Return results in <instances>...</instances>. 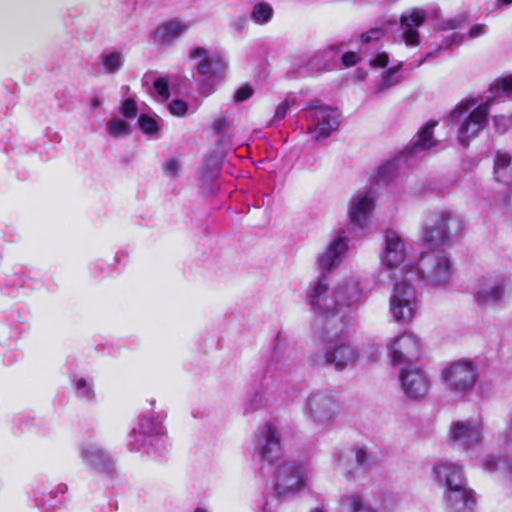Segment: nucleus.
Returning <instances> with one entry per match:
<instances>
[{
    "label": "nucleus",
    "instance_id": "nucleus-1",
    "mask_svg": "<svg viewBox=\"0 0 512 512\" xmlns=\"http://www.w3.org/2000/svg\"><path fill=\"white\" fill-rule=\"evenodd\" d=\"M410 249L396 232H386L382 264L391 270L401 266V272L406 280L395 284L389 301L390 313L399 323H409L414 318L417 307L416 290L407 283L412 280L411 274L403 270L405 265H409L412 269L415 267L411 263Z\"/></svg>",
    "mask_w": 512,
    "mask_h": 512
},
{
    "label": "nucleus",
    "instance_id": "nucleus-2",
    "mask_svg": "<svg viewBox=\"0 0 512 512\" xmlns=\"http://www.w3.org/2000/svg\"><path fill=\"white\" fill-rule=\"evenodd\" d=\"M512 93V76L505 77L490 86V94L481 103L476 98L459 102L450 112L448 120L457 140L464 148L486 127L489 110L494 100Z\"/></svg>",
    "mask_w": 512,
    "mask_h": 512
},
{
    "label": "nucleus",
    "instance_id": "nucleus-3",
    "mask_svg": "<svg viewBox=\"0 0 512 512\" xmlns=\"http://www.w3.org/2000/svg\"><path fill=\"white\" fill-rule=\"evenodd\" d=\"M262 472L272 474L274 494L270 498L260 499L261 512H272L275 503L292 499L307 488V469L284 457L273 464L270 470Z\"/></svg>",
    "mask_w": 512,
    "mask_h": 512
},
{
    "label": "nucleus",
    "instance_id": "nucleus-4",
    "mask_svg": "<svg viewBox=\"0 0 512 512\" xmlns=\"http://www.w3.org/2000/svg\"><path fill=\"white\" fill-rule=\"evenodd\" d=\"M433 473L439 485L444 488V500L449 512H474L475 495L467 487L461 465L440 460L434 464Z\"/></svg>",
    "mask_w": 512,
    "mask_h": 512
},
{
    "label": "nucleus",
    "instance_id": "nucleus-5",
    "mask_svg": "<svg viewBox=\"0 0 512 512\" xmlns=\"http://www.w3.org/2000/svg\"><path fill=\"white\" fill-rule=\"evenodd\" d=\"M337 324L330 327V321L325 326H321L320 338L325 343L322 354L311 356L313 364L332 365L337 371L353 365L359 357V353L354 345L347 339L344 333L343 323L337 318Z\"/></svg>",
    "mask_w": 512,
    "mask_h": 512
},
{
    "label": "nucleus",
    "instance_id": "nucleus-6",
    "mask_svg": "<svg viewBox=\"0 0 512 512\" xmlns=\"http://www.w3.org/2000/svg\"><path fill=\"white\" fill-rule=\"evenodd\" d=\"M421 230L424 242L432 248L447 246L462 236L465 221L460 213L443 209L429 213Z\"/></svg>",
    "mask_w": 512,
    "mask_h": 512
},
{
    "label": "nucleus",
    "instance_id": "nucleus-7",
    "mask_svg": "<svg viewBox=\"0 0 512 512\" xmlns=\"http://www.w3.org/2000/svg\"><path fill=\"white\" fill-rule=\"evenodd\" d=\"M403 270L411 274L412 280L418 279L434 288L449 289L453 285L454 268L443 252L423 253L414 269L405 265Z\"/></svg>",
    "mask_w": 512,
    "mask_h": 512
},
{
    "label": "nucleus",
    "instance_id": "nucleus-8",
    "mask_svg": "<svg viewBox=\"0 0 512 512\" xmlns=\"http://www.w3.org/2000/svg\"><path fill=\"white\" fill-rule=\"evenodd\" d=\"M296 368L290 357L286 339L278 333L259 364V373L265 385L288 381Z\"/></svg>",
    "mask_w": 512,
    "mask_h": 512
},
{
    "label": "nucleus",
    "instance_id": "nucleus-9",
    "mask_svg": "<svg viewBox=\"0 0 512 512\" xmlns=\"http://www.w3.org/2000/svg\"><path fill=\"white\" fill-rule=\"evenodd\" d=\"M340 412L341 402L331 390H314L303 398L302 413L317 427L325 429L333 426Z\"/></svg>",
    "mask_w": 512,
    "mask_h": 512
},
{
    "label": "nucleus",
    "instance_id": "nucleus-10",
    "mask_svg": "<svg viewBox=\"0 0 512 512\" xmlns=\"http://www.w3.org/2000/svg\"><path fill=\"white\" fill-rule=\"evenodd\" d=\"M480 376L477 364L471 359H460L448 363L441 371L446 389L457 397L470 394Z\"/></svg>",
    "mask_w": 512,
    "mask_h": 512
},
{
    "label": "nucleus",
    "instance_id": "nucleus-11",
    "mask_svg": "<svg viewBox=\"0 0 512 512\" xmlns=\"http://www.w3.org/2000/svg\"><path fill=\"white\" fill-rule=\"evenodd\" d=\"M252 455L260 464L261 471L270 470L282 456L281 438L271 423L259 426L252 439Z\"/></svg>",
    "mask_w": 512,
    "mask_h": 512
},
{
    "label": "nucleus",
    "instance_id": "nucleus-12",
    "mask_svg": "<svg viewBox=\"0 0 512 512\" xmlns=\"http://www.w3.org/2000/svg\"><path fill=\"white\" fill-rule=\"evenodd\" d=\"M133 448L151 457H161L168 452L165 429L161 422L143 417L132 431Z\"/></svg>",
    "mask_w": 512,
    "mask_h": 512
},
{
    "label": "nucleus",
    "instance_id": "nucleus-13",
    "mask_svg": "<svg viewBox=\"0 0 512 512\" xmlns=\"http://www.w3.org/2000/svg\"><path fill=\"white\" fill-rule=\"evenodd\" d=\"M509 280L500 272L485 273L472 287L474 301L481 306H497L507 297Z\"/></svg>",
    "mask_w": 512,
    "mask_h": 512
},
{
    "label": "nucleus",
    "instance_id": "nucleus-14",
    "mask_svg": "<svg viewBox=\"0 0 512 512\" xmlns=\"http://www.w3.org/2000/svg\"><path fill=\"white\" fill-rule=\"evenodd\" d=\"M498 444L505 458L487 454L482 459V467L489 473H498L504 481L512 485V412L508 414L505 428L498 436Z\"/></svg>",
    "mask_w": 512,
    "mask_h": 512
},
{
    "label": "nucleus",
    "instance_id": "nucleus-15",
    "mask_svg": "<svg viewBox=\"0 0 512 512\" xmlns=\"http://www.w3.org/2000/svg\"><path fill=\"white\" fill-rule=\"evenodd\" d=\"M308 302L315 313L324 317L322 326H325L328 321H330V327L336 325L337 318L343 323V316H338L336 313L334 289L329 288L326 274H321L311 286Z\"/></svg>",
    "mask_w": 512,
    "mask_h": 512
},
{
    "label": "nucleus",
    "instance_id": "nucleus-16",
    "mask_svg": "<svg viewBox=\"0 0 512 512\" xmlns=\"http://www.w3.org/2000/svg\"><path fill=\"white\" fill-rule=\"evenodd\" d=\"M306 118L309 121L308 132L317 140L329 137L340 124L338 111L323 104L311 105Z\"/></svg>",
    "mask_w": 512,
    "mask_h": 512
},
{
    "label": "nucleus",
    "instance_id": "nucleus-17",
    "mask_svg": "<svg viewBox=\"0 0 512 512\" xmlns=\"http://www.w3.org/2000/svg\"><path fill=\"white\" fill-rule=\"evenodd\" d=\"M450 435L452 442L465 450L478 446L483 440V423L481 418L471 417L452 422Z\"/></svg>",
    "mask_w": 512,
    "mask_h": 512
},
{
    "label": "nucleus",
    "instance_id": "nucleus-18",
    "mask_svg": "<svg viewBox=\"0 0 512 512\" xmlns=\"http://www.w3.org/2000/svg\"><path fill=\"white\" fill-rule=\"evenodd\" d=\"M189 59L195 61L197 72L207 79H218L226 69L225 60L217 53H209L204 47L195 46L189 50Z\"/></svg>",
    "mask_w": 512,
    "mask_h": 512
},
{
    "label": "nucleus",
    "instance_id": "nucleus-19",
    "mask_svg": "<svg viewBox=\"0 0 512 512\" xmlns=\"http://www.w3.org/2000/svg\"><path fill=\"white\" fill-rule=\"evenodd\" d=\"M421 345L419 338L405 332L396 337L389 346V355L395 365L411 363L420 357Z\"/></svg>",
    "mask_w": 512,
    "mask_h": 512
},
{
    "label": "nucleus",
    "instance_id": "nucleus-20",
    "mask_svg": "<svg viewBox=\"0 0 512 512\" xmlns=\"http://www.w3.org/2000/svg\"><path fill=\"white\" fill-rule=\"evenodd\" d=\"M336 313L345 318V310H355L363 301V291L356 278H350L334 288ZM343 325L345 321L343 320Z\"/></svg>",
    "mask_w": 512,
    "mask_h": 512
},
{
    "label": "nucleus",
    "instance_id": "nucleus-21",
    "mask_svg": "<svg viewBox=\"0 0 512 512\" xmlns=\"http://www.w3.org/2000/svg\"><path fill=\"white\" fill-rule=\"evenodd\" d=\"M79 455L87 466L99 472L110 474L115 468L112 456L96 441H84L79 447Z\"/></svg>",
    "mask_w": 512,
    "mask_h": 512
},
{
    "label": "nucleus",
    "instance_id": "nucleus-22",
    "mask_svg": "<svg viewBox=\"0 0 512 512\" xmlns=\"http://www.w3.org/2000/svg\"><path fill=\"white\" fill-rule=\"evenodd\" d=\"M399 378L403 392L410 399H420L429 391L430 380L421 368H402Z\"/></svg>",
    "mask_w": 512,
    "mask_h": 512
},
{
    "label": "nucleus",
    "instance_id": "nucleus-23",
    "mask_svg": "<svg viewBox=\"0 0 512 512\" xmlns=\"http://www.w3.org/2000/svg\"><path fill=\"white\" fill-rule=\"evenodd\" d=\"M375 195L372 190H363L355 193L349 205V219L351 225L363 230L369 216L374 209Z\"/></svg>",
    "mask_w": 512,
    "mask_h": 512
},
{
    "label": "nucleus",
    "instance_id": "nucleus-24",
    "mask_svg": "<svg viewBox=\"0 0 512 512\" xmlns=\"http://www.w3.org/2000/svg\"><path fill=\"white\" fill-rule=\"evenodd\" d=\"M427 18L426 12L421 8H413L400 16V35L406 46L417 47L420 44L418 28Z\"/></svg>",
    "mask_w": 512,
    "mask_h": 512
},
{
    "label": "nucleus",
    "instance_id": "nucleus-25",
    "mask_svg": "<svg viewBox=\"0 0 512 512\" xmlns=\"http://www.w3.org/2000/svg\"><path fill=\"white\" fill-rule=\"evenodd\" d=\"M190 27L191 24L189 22L178 18L163 22L154 30L153 40L157 45L168 48L185 34Z\"/></svg>",
    "mask_w": 512,
    "mask_h": 512
},
{
    "label": "nucleus",
    "instance_id": "nucleus-26",
    "mask_svg": "<svg viewBox=\"0 0 512 512\" xmlns=\"http://www.w3.org/2000/svg\"><path fill=\"white\" fill-rule=\"evenodd\" d=\"M436 125V121H430L418 131L416 138L412 141V144L407 146L402 152V157L406 161H409V159L413 157H417L420 153L430 150L436 145V141L433 138V130Z\"/></svg>",
    "mask_w": 512,
    "mask_h": 512
},
{
    "label": "nucleus",
    "instance_id": "nucleus-27",
    "mask_svg": "<svg viewBox=\"0 0 512 512\" xmlns=\"http://www.w3.org/2000/svg\"><path fill=\"white\" fill-rule=\"evenodd\" d=\"M343 234L344 232L336 237L318 257L317 263L323 270L329 271L341 263L347 250V237Z\"/></svg>",
    "mask_w": 512,
    "mask_h": 512
},
{
    "label": "nucleus",
    "instance_id": "nucleus-28",
    "mask_svg": "<svg viewBox=\"0 0 512 512\" xmlns=\"http://www.w3.org/2000/svg\"><path fill=\"white\" fill-rule=\"evenodd\" d=\"M354 456L357 465L365 469L369 466V455L363 448H355L352 451H349L348 453L343 451H337L333 454V466L334 468L340 472L341 474L345 475L347 478H349V475L352 473L349 469L348 462L349 460Z\"/></svg>",
    "mask_w": 512,
    "mask_h": 512
},
{
    "label": "nucleus",
    "instance_id": "nucleus-29",
    "mask_svg": "<svg viewBox=\"0 0 512 512\" xmlns=\"http://www.w3.org/2000/svg\"><path fill=\"white\" fill-rule=\"evenodd\" d=\"M343 42L331 44L323 50L317 51L308 61V67L312 70H321L328 66L334 60L337 54L344 48Z\"/></svg>",
    "mask_w": 512,
    "mask_h": 512
},
{
    "label": "nucleus",
    "instance_id": "nucleus-30",
    "mask_svg": "<svg viewBox=\"0 0 512 512\" xmlns=\"http://www.w3.org/2000/svg\"><path fill=\"white\" fill-rule=\"evenodd\" d=\"M100 69L104 74L113 75L118 73L125 62V56L122 51H109L100 55Z\"/></svg>",
    "mask_w": 512,
    "mask_h": 512
},
{
    "label": "nucleus",
    "instance_id": "nucleus-31",
    "mask_svg": "<svg viewBox=\"0 0 512 512\" xmlns=\"http://www.w3.org/2000/svg\"><path fill=\"white\" fill-rule=\"evenodd\" d=\"M512 157L508 152L498 151L494 158V175L498 182L506 183L510 177Z\"/></svg>",
    "mask_w": 512,
    "mask_h": 512
},
{
    "label": "nucleus",
    "instance_id": "nucleus-32",
    "mask_svg": "<svg viewBox=\"0 0 512 512\" xmlns=\"http://www.w3.org/2000/svg\"><path fill=\"white\" fill-rule=\"evenodd\" d=\"M343 505L346 512H377L361 494L350 493L343 497Z\"/></svg>",
    "mask_w": 512,
    "mask_h": 512
},
{
    "label": "nucleus",
    "instance_id": "nucleus-33",
    "mask_svg": "<svg viewBox=\"0 0 512 512\" xmlns=\"http://www.w3.org/2000/svg\"><path fill=\"white\" fill-rule=\"evenodd\" d=\"M401 68L402 63L400 62L397 66L392 67L383 73L382 80L374 91L376 96L381 97L387 89L399 82L400 77L396 74Z\"/></svg>",
    "mask_w": 512,
    "mask_h": 512
},
{
    "label": "nucleus",
    "instance_id": "nucleus-34",
    "mask_svg": "<svg viewBox=\"0 0 512 512\" xmlns=\"http://www.w3.org/2000/svg\"><path fill=\"white\" fill-rule=\"evenodd\" d=\"M74 388L78 397L91 400L94 398V382L92 378L75 376L73 379Z\"/></svg>",
    "mask_w": 512,
    "mask_h": 512
},
{
    "label": "nucleus",
    "instance_id": "nucleus-35",
    "mask_svg": "<svg viewBox=\"0 0 512 512\" xmlns=\"http://www.w3.org/2000/svg\"><path fill=\"white\" fill-rule=\"evenodd\" d=\"M68 487L65 484L58 485L55 490L49 492V498L36 499L37 506L48 505L51 509H55L56 506L63 503V496L67 492Z\"/></svg>",
    "mask_w": 512,
    "mask_h": 512
},
{
    "label": "nucleus",
    "instance_id": "nucleus-36",
    "mask_svg": "<svg viewBox=\"0 0 512 512\" xmlns=\"http://www.w3.org/2000/svg\"><path fill=\"white\" fill-rule=\"evenodd\" d=\"M273 17V8L266 2L257 3L252 10L251 19L257 24H266Z\"/></svg>",
    "mask_w": 512,
    "mask_h": 512
},
{
    "label": "nucleus",
    "instance_id": "nucleus-37",
    "mask_svg": "<svg viewBox=\"0 0 512 512\" xmlns=\"http://www.w3.org/2000/svg\"><path fill=\"white\" fill-rule=\"evenodd\" d=\"M106 130L113 138H121L129 134V124L120 118L114 117L107 122Z\"/></svg>",
    "mask_w": 512,
    "mask_h": 512
},
{
    "label": "nucleus",
    "instance_id": "nucleus-38",
    "mask_svg": "<svg viewBox=\"0 0 512 512\" xmlns=\"http://www.w3.org/2000/svg\"><path fill=\"white\" fill-rule=\"evenodd\" d=\"M396 161H389L381 165L377 173V182L388 183L396 174Z\"/></svg>",
    "mask_w": 512,
    "mask_h": 512
},
{
    "label": "nucleus",
    "instance_id": "nucleus-39",
    "mask_svg": "<svg viewBox=\"0 0 512 512\" xmlns=\"http://www.w3.org/2000/svg\"><path fill=\"white\" fill-rule=\"evenodd\" d=\"M138 123L140 129L145 134L154 135L158 132L159 127L157 121L149 115L142 114L139 117Z\"/></svg>",
    "mask_w": 512,
    "mask_h": 512
},
{
    "label": "nucleus",
    "instance_id": "nucleus-40",
    "mask_svg": "<svg viewBox=\"0 0 512 512\" xmlns=\"http://www.w3.org/2000/svg\"><path fill=\"white\" fill-rule=\"evenodd\" d=\"M385 29L383 27H373L362 33L359 37L361 44L377 42L383 38Z\"/></svg>",
    "mask_w": 512,
    "mask_h": 512
},
{
    "label": "nucleus",
    "instance_id": "nucleus-41",
    "mask_svg": "<svg viewBox=\"0 0 512 512\" xmlns=\"http://www.w3.org/2000/svg\"><path fill=\"white\" fill-rule=\"evenodd\" d=\"M493 124L496 131L503 134L512 127V116L496 115L493 118Z\"/></svg>",
    "mask_w": 512,
    "mask_h": 512
},
{
    "label": "nucleus",
    "instance_id": "nucleus-42",
    "mask_svg": "<svg viewBox=\"0 0 512 512\" xmlns=\"http://www.w3.org/2000/svg\"><path fill=\"white\" fill-rule=\"evenodd\" d=\"M137 112V104L133 99L125 100L120 107V113L126 118L136 117Z\"/></svg>",
    "mask_w": 512,
    "mask_h": 512
},
{
    "label": "nucleus",
    "instance_id": "nucleus-43",
    "mask_svg": "<svg viewBox=\"0 0 512 512\" xmlns=\"http://www.w3.org/2000/svg\"><path fill=\"white\" fill-rule=\"evenodd\" d=\"M389 63V55L386 52H377L369 59V65L373 68H385Z\"/></svg>",
    "mask_w": 512,
    "mask_h": 512
},
{
    "label": "nucleus",
    "instance_id": "nucleus-44",
    "mask_svg": "<svg viewBox=\"0 0 512 512\" xmlns=\"http://www.w3.org/2000/svg\"><path fill=\"white\" fill-rule=\"evenodd\" d=\"M180 170V162L177 159H169L163 164L164 174L168 177H175Z\"/></svg>",
    "mask_w": 512,
    "mask_h": 512
},
{
    "label": "nucleus",
    "instance_id": "nucleus-45",
    "mask_svg": "<svg viewBox=\"0 0 512 512\" xmlns=\"http://www.w3.org/2000/svg\"><path fill=\"white\" fill-rule=\"evenodd\" d=\"M188 105L185 101L176 99L169 104L171 114L175 116H183L187 112Z\"/></svg>",
    "mask_w": 512,
    "mask_h": 512
},
{
    "label": "nucleus",
    "instance_id": "nucleus-46",
    "mask_svg": "<svg viewBox=\"0 0 512 512\" xmlns=\"http://www.w3.org/2000/svg\"><path fill=\"white\" fill-rule=\"evenodd\" d=\"M253 95V89L249 85H243L237 89L234 93V99L236 102H242L249 99Z\"/></svg>",
    "mask_w": 512,
    "mask_h": 512
},
{
    "label": "nucleus",
    "instance_id": "nucleus-47",
    "mask_svg": "<svg viewBox=\"0 0 512 512\" xmlns=\"http://www.w3.org/2000/svg\"><path fill=\"white\" fill-rule=\"evenodd\" d=\"M154 89L157 92L159 96L162 98H168L169 97V87L168 83L164 78H157L154 81Z\"/></svg>",
    "mask_w": 512,
    "mask_h": 512
},
{
    "label": "nucleus",
    "instance_id": "nucleus-48",
    "mask_svg": "<svg viewBox=\"0 0 512 512\" xmlns=\"http://www.w3.org/2000/svg\"><path fill=\"white\" fill-rule=\"evenodd\" d=\"M466 22V16L459 14L449 20L443 25V29H456L461 27Z\"/></svg>",
    "mask_w": 512,
    "mask_h": 512
},
{
    "label": "nucleus",
    "instance_id": "nucleus-49",
    "mask_svg": "<svg viewBox=\"0 0 512 512\" xmlns=\"http://www.w3.org/2000/svg\"><path fill=\"white\" fill-rule=\"evenodd\" d=\"M360 61V56L356 52H346L342 55V63L346 67L356 65Z\"/></svg>",
    "mask_w": 512,
    "mask_h": 512
},
{
    "label": "nucleus",
    "instance_id": "nucleus-50",
    "mask_svg": "<svg viewBox=\"0 0 512 512\" xmlns=\"http://www.w3.org/2000/svg\"><path fill=\"white\" fill-rule=\"evenodd\" d=\"M487 32V27L485 24H476L468 32V36L472 39L481 37L485 35Z\"/></svg>",
    "mask_w": 512,
    "mask_h": 512
},
{
    "label": "nucleus",
    "instance_id": "nucleus-51",
    "mask_svg": "<svg viewBox=\"0 0 512 512\" xmlns=\"http://www.w3.org/2000/svg\"><path fill=\"white\" fill-rule=\"evenodd\" d=\"M289 106L290 102L288 100H285L284 102L279 104L274 114V120H282L285 117L287 110L289 109Z\"/></svg>",
    "mask_w": 512,
    "mask_h": 512
},
{
    "label": "nucleus",
    "instance_id": "nucleus-52",
    "mask_svg": "<svg viewBox=\"0 0 512 512\" xmlns=\"http://www.w3.org/2000/svg\"><path fill=\"white\" fill-rule=\"evenodd\" d=\"M227 127V119L225 117L217 118L212 123V129L215 134H221Z\"/></svg>",
    "mask_w": 512,
    "mask_h": 512
},
{
    "label": "nucleus",
    "instance_id": "nucleus-53",
    "mask_svg": "<svg viewBox=\"0 0 512 512\" xmlns=\"http://www.w3.org/2000/svg\"><path fill=\"white\" fill-rule=\"evenodd\" d=\"M245 26H246V18L244 16L237 18L232 24V27L238 33L242 32L245 29Z\"/></svg>",
    "mask_w": 512,
    "mask_h": 512
},
{
    "label": "nucleus",
    "instance_id": "nucleus-54",
    "mask_svg": "<svg viewBox=\"0 0 512 512\" xmlns=\"http://www.w3.org/2000/svg\"><path fill=\"white\" fill-rule=\"evenodd\" d=\"M503 204L506 208L512 210V188L509 192L503 197Z\"/></svg>",
    "mask_w": 512,
    "mask_h": 512
},
{
    "label": "nucleus",
    "instance_id": "nucleus-55",
    "mask_svg": "<svg viewBox=\"0 0 512 512\" xmlns=\"http://www.w3.org/2000/svg\"><path fill=\"white\" fill-rule=\"evenodd\" d=\"M512 5V0H495L493 4V10L502 8L503 6Z\"/></svg>",
    "mask_w": 512,
    "mask_h": 512
},
{
    "label": "nucleus",
    "instance_id": "nucleus-56",
    "mask_svg": "<svg viewBox=\"0 0 512 512\" xmlns=\"http://www.w3.org/2000/svg\"><path fill=\"white\" fill-rule=\"evenodd\" d=\"M101 105V100L97 97L93 98L91 100V108L94 110L98 108Z\"/></svg>",
    "mask_w": 512,
    "mask_h": 512
},
{
    "label": "nucleus",
    "instance_id": "nucleus-57",
    "mask_svg": "<svg viewBox=\"0 0 512 512\" xmlns=\"http://www.w3.org/2000/svg\"><path fill=\"white\" fill-rule=\"evenodd\" d=\"M193 512H210V511L205 507H197L194 509Z\"/></svg>",
    "mask_w": 512,
    "mask_h": 512
},
{
    "label": "nucleus",
    "instance_id": "nucleus-58",
    "mask_svg": "<svg viewBox=\"0 0 512 512\" xmlns=\"http://www.w3.org/2000/svg\"><path fill=\"white\" fill-rule=\"evenodd\" d=\"M452 37H453V43H458V41H457V40H460V39L462 38V36H460V35H459V34H457V33H454V34L452 35Z\"/></svg>",
    "mask_w": 512,
    "mask_h": 512
},
{
    "label": "nucleus",
    "instance_id": "nucleus-59",
    "mask_svg": "<svg viewBox=\"0 0 512 512\" xmlns=\"http://www.w3.org/2000/svg\"><path fill=\"white\" fill-rule=\"evenodd\" d=\"M310 512H327V511L323 507H316V508L312 509Z\"/></svg>",
    "mask_w": 512,
    "mask_h": 512
},
{
    "label": "nucleus",
    "instance_id": "nucleus-60",
    "mask_svg": "<svg viewBox=\"0 0 512 512\" xmlns=\"http://www.w3.org/2000/svg\"><path fill=\"white\" fill-rule=\"evenodd\" d=\"M436 53H437V51L436 52H429V53L426 54V58L433 57V56L436 55Z\"/></svg>",
    "mask_w": 512,
    "mask_h": 512
}]
</instances>
